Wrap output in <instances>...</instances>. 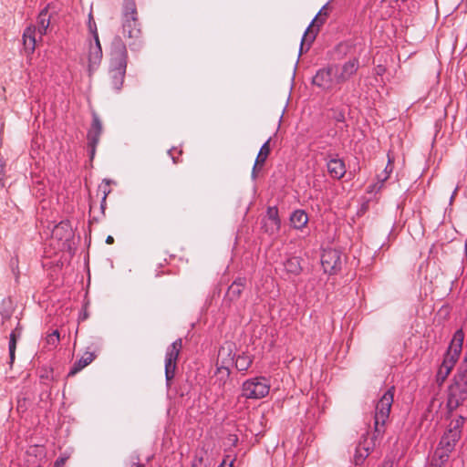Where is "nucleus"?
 Instances as JSON below:
<instances>
[{
	"instance_id": "obj_1",
	"label": "nucleus",
	"mask_w": 467,
	"mask_h": 467,
	"mask_svg": "<svg viewBox=\"0 0 467 467\" xmlns=\"http://www.w3.org/2000/svg\"><path fill=\"white\" fill-rule=\"evenodd\" d=\"M128 64V51L126 45L119 36L114 37L110 49L109 83L119 90L123 85Z\"/></svg>"
},
{
	"instance_id": "obj_2",
	"label": "nucleus",
	"mask_w": 467,
	"mask_h": 467,
	"mask_svg": "<svg viewBox=\"0 0 467 467\" xmlns=\"http://www.w3.org/2000/svg\"><path fill=\"white\" fill-rule=\"evenodd\" d=\"M121 34L124 38L131 40L129 45L135 44L140 38L141 30L140 27L139 15L135 0H124L121 12Z\"/></svg>"
},
{
	"instance_id": "obj_3",
	"label": "nucleus",
	"mask_w": 467,
	"mask_h": 467,
	"mask_svg": "<svg viewBox=\"0 0 467 467\" xmlns=\"http://www.w3.org/2000/svg\"><path fill=\"white\" fill-rule=\"evenodd\" d=\"M465 400H467V356L460 365L453 382L449 388L447 407L450 410H454Z\"/></svg>"
},
{
	"instance_id": "obj_4",
	"label": "nucleus",
	"mask_w": 467,
	"mask_h": 467,
	"mask_svg": "<svg viewBox=\"0 0 467 467\" xmlns=\"http://www.w3.org/2000/svg\"><path fill=\"white\" fill-rule=\"evenodd\" d=\"M463 337L464 335L462 330H457L454 333V336L449 346L448 351L437 372V381L440 384L445 381L448 375L451 371L456 360L458 359V357L462 351Z\"/></svg>"
},
{
	"instance_id": "obj_5",
	"label": "nucleus",
	"mask_w": 467,
	"mask_h": 467,
	"mask_svg": "<svg viewBox=\"0 0 467 467\" xmlns=\"http://www.w3.org/2000/svg\"><path fill=\"white\" fill-rule=\"evenodd\" d=\"M394 387L389 389L379 399L376 405L374 416V432L377 435H381L384 432V425L389 417L390 409L394 398Z\"/></svg>"
},
{
	"instance_id": "obj_6",
	"label": "nucleus",
	"mask_w": 467,
	"mask_h": 467,
	"mask_svg": "<svg viewBox=\"0 0 467 467\" xmlns=\"http://www.w3.org/2000/svg\"><path fill=\"white\" fill-rule=\"evenodd\" d=\"M234 362L233 348L231 345L223 346L219 349L217 358V368L213 377L214 384H217L219 388H223L226 385L230 378L229 366Z\"/></svg>"
},
{
	"instance_id": "obj_7",
	"label": "nucleus",
	"mask_w": 467,
	"mask_h": 467,
	"mask_svg": "<svg viewBox=\"0 0 467 467\" xmlns=\"http://www.w3.org/2000/svg\"><path fill=\"white\" fill-rule=\"evenodd\" d=\"M270 390L268 380L264 377L248 379L243 384V396L246 399H262Z\"/></svg>"
},
{
	"instance_id": "obj_8",
	"label": "nucleus",
	"mask_w": 467,
	"mask_h": 467,
	"mask_svg": "<svg viewBox=\"0 0 467 467\" xmlns=\"http://www.w3.org/2000/svg\"><path fill=\"white\" fill-rule=\"evenodd\" d=\"M328 16V3L323 5V7L319 10L317 15L312 20L311 24L306 28L302 40H301V47L300 51L302 52L304 47H306V50L309 49L311 44L316 38L317 33L318 31L319 26H321L327 17Z\"/></svg>"
},
{
	"instance_id": "obj_9",
	"label": "nucleus",
	"mask_w": 467,
	"mask_h": 467,
	"mask_svg": "<svg viewBox=\"0 0 467 467\" xmlns=\"http://www.w3.org/2000/svg\"><path fill=\"white\" fill-rule=\"evenodd\" d=\"M460 438V432H457L456 431L447 430L442 435L439 446L434 452L435 457H438L441 462H447L450 453L454 450Z\"/></svg>"
},
{
	"instance_id": "obj_10",
	"label": "nucleus",
	"mask_w": 467,
	"mask_h": 467,
	"mask_svg": "<svg viewBox=\"0 0 467 467\" xmlns=\"http://www.w3.org/2000/svg\"><path fill=\"white\" fill-rule=\"evenodd\" d=\"M182 348V339H176L168 348L165 358V376L170 382L175 376L177 360Z\"/></svg>"
},
{
	"instance_id": "obj_11",
	"label": "nucleus",
	"mask_w": 467,
	"mask_h": 467,
	"mask_svg": "<svg viewBox=\"0 0 467 467\" xmlns=\"http://www.w3.org/2000/svg\"><path fill=\"white\" fill-rule=\"evenodd\" d=\"M333 67L337 84L342 85L358 72L359 61L357 57H353L342 65H333Z\"/></svg>"
},
{
	"instance_id": "obj_12",
	"label": "nucleus",
	"mask_w": 467,
	"mask_h": 467,
	"mask_svg": "<svg viewBox=\"0 0 467 467\" xmlns=\"http://www.w3.org/2000/svg\"><path fill=\"white\" fill-rule=\"evenodd\" d=\"M343 257L339 251L336 249L325 250L321 255V265L326 273L336 274L341 269Z\"/></svg>"
},
{
	"instance_id": "obj_13",
	"label": "nucleus",
	"mask_w": 467,
	"mask_h": 467,
	"mask_svg": "<svg viewBox=\"0 0 467 467\" xmlns=\"http://www.w3.org/2000/svg\"><path fill=\"white\" fill-rule=\"evenodd\" d=\"M312 82L324 90H331L334 87L338 86L336 82L333 66L319 69L314 76Z\"/></svg>"
},
{
	"instance_id": "obj_14",
	"label": "nucleus",
	"mask_w": 467,
	"mask_h": 467,
	"mask_svg": "<svg viewBox=\"0 0 467 467\" xmlns=\"http://www.w3.org/2000/svg\"><path fill=\"white\" fill-rule=\"evenodd\" d=\"M281 227V221L276 206L267 208L266 214L262 219V229L269 235L276 234Z\"/></svg>"
},
{
	"instance_id": "obj_15",
	"label": "nucleus",
	"mask_w": 467,
	"mask_h": 467,
	"mask_svg": "<svg viewBox=\"0 0 467 467\" xmlns=\"http://www.w3.org/2000/svg\"><path fill=\"white\" fill-rule=\"evenodd\" d=\"M102 133V124L96 113L92 115V124L88 131L87 140H88V147L89 150L90 159L94 158L96 152V147L99 141L100 135Z\"/></svg>"
},
{
	"instance_id": "obj_16",
	"label": "nucleus",
	"mask_w": 467,
	"mask_h": 467,
	"mask_svg": "<svg viewBox=\"0 0 467 467\" xmlns=\"http://www.w3.org/2000/svg\"><path fill=\"white\" fill-rule=\"evenodd\" d=\"M102 57L103 52L100 41L99 36H95L94 42H90L88 52V69L89 75H91L93 71L96 70L98 67L100 65Z\"/></svg>"
},
{
	"instance_id": "obj_17",
	"label": "nucleus",
	"mask_w": 467,
	"mask_h": 467,
	"mask_svg": "<svg viewBox=\"0 0 467 467\" xmlns=\"http://www.w3.org/2000/svg\"><path fill=\"white\" fill-rule=\"evenodd\" d=\"M245 285V278L238 277L235 279L226 291V294L223 297V304L227 306H231L233 303L236 302L240 298Z\"/></svg>"
},
{
	"instance_id": "obj_18",
	"label": "nucleus",
	"mask_w": 467,
	"mask_h": 467,
	"mask_svg": "<svg viewBox=\"0 0 467 467\" xmlns=\"http://www.w3.org/2000/svg\"><path fill=\"white\" fill-rule=\"evenodd\" d=\"M38 40L40 39L38 38L36 27L34 26L26 27L23 34L25 49L29 53H33Z\"/></svg>"
},
{
	"instance_id": "obj_19",
	"label": "nucleus",
	"mask_w": 467,
	"mask_h": 467,
	"mask_svg": "<svg viewBox=\"0 0 467 467\" xmlns=\"http://www.w3.org/2000/svg\"><path fill=\"white\" fill-rule=\"evenodd\" d=\"M327 171L334 179H341L346 173V167L343 160L333 158L327 163Z\"/></svg>"
},
{
	"instance_id": "obj_20",
	"label": "nucleus",
	"mask_w": 467,
	"mask_h": 467,
	"mask_svg": "<svg viewBox=\"0 0 467 467\" xmlns=\"http://www.w3.org/2000/svg\"><path fill=\"white\" fill-rule=\"evenodd\" d=\"M95 357L96 356L94 352H85L84 355L77 362L74 363L67 376H75L77 373H78L80 370H82L84 368L89 365L94 360Z\"/></svg>"
},
{
	"instance_id": "obj_21",
	"label": "nucleus",
	"mask_w": 467,
	"mask_h": 467,
	"mask_svg": "<svg viewBox=\"0 0 467 467\" xmlns=\"http://www.w3.org/2000/svg\"><path fill=\"white\" fill-rule=\"evenodd\" d=\"M270 154V140H266L261 147L258 155L256 157L254 168H253V177H255L256 169L258 166L262 167L267 157Z\"/></svg>"
},
{
	"instance_id": "obj_22",
	"label": "nucleus",
	"mask_w": 467,
	"mask_h": 467,
	"mask_svg": "<svg viewBox=\"0 0 467 467\" xmlns=\"http://www.w3.org/2000/svg\"><path fill=\"white\" fill-rule=\"evenodd\" d=\"M50 19L47 15V8H44L38 15L37 17V28L38 38L42 39V36L47 33V29L49 26Z\"/></svg>"
},
{
	"instance_id": "obj_23",
	"label": "nucleus",
	"mask_w": 467,
	"mask_h": 467,
	"mask_svg": "<svg viewBox=\"0 0 467 467\" xmlns=\"http://www.w3.org/2000/svg\"><path fill=\"white\" fill-rule=\"evenodd\" d=\"M307 222L308 216L303 210H296L290 216V223L296 229H302Z\"/></svg>"
},
{
	"instance_id": "obj_24",
	"label": "nucleus",
	"mask_w": 467,
	"mask_h": 467,
	"mask_svg": "<svg viewBox=\"0 0 467 467\" xmlns=\"http://www.w3.org/2000/svg\"><path fill=\"white\" fill-rule=\"evenodd\" d=\"M21 336V329L19 327H16L11 334H10V340H9V356H10V364H12L15 360V353L16 348V340Z\"/></svg>"
},
{
	"instance_id": "obj_25",
	"label": "nucleus",
	"mask_w": 467,
	"mask_h": 467,
	"mask_svg": "<svg viewBox=\"0 0 467 467\" xmlns=\"http://www.w3.org/2000/svg\"><path fill=\"white\" fill-rule=\"evenodd\" d=\"M285 269L287 273L293 275L300 274L302 268L300 265L299 259L297 257H292L287 259L284 264Z\"/></svg>"
},
{
	"instance_id": "obj_26",
	"label": "nucleus",
	"mask_w": 467,
	"mask_h": 467,
	"mask_svg": "<svg viewBox=\"0 0 467 467\" xmlns=\"http://www.w3.org/2000/svg\"><path fill=\"white\" fill-rule=\"evenodd\" d=\"M370 449L371 448L368 445H366V441L364 442H359L356 451V464H360L363 462V460L368 456Z\"/></svg>"
},
{
	"instance_id": "obj_27",
	"label": "nucleus",
	"mask_w": 467,
	"mask_h": 467,
	"mask_svg": "<svg viewBox=\"0 0 467 467\" xmlns=\"http://www.w3.org/2000/svg\"><path fill=\"white\" fill-rule=\"evenodd\" d=\"M252 364V359L249 356L240 355L235 359V367L239 371H245Z\"/></svg>"
},
{
	"instance_id": "obj_28",
	"label": "nucleus",
	"mask_w": 467,
	"mask_h": 467,
	"mask_svg": "<svg viewBox=\"0 0 467 467\" xmlns=\"http://www.w3.org/2000/svg\"><path fill=\"white\" fill-rule=\"evenodd\" d=\"M464 417L459 416L457 419L451 421L447 430L456 431L457 432L462 433V427L464 423Z\"/></svg>"
},
{
	"instance_id": "obj_29",
	"label": "nucleus",
	"mask_w": 467,
	"mask_h": 467,
	"mask_svg": "<svg viewBox=\"0 0 467 467\" xmlns=\"http://www.w3.org/2000/svg\"><path fill=\"white\" fill-rule=\"evenodd\" d=\"M392 171H393L392 159H390V157L389 156V161H388L387 166L385 167L383 174L378 175V179L381 184L389 177Z\"/></svg>"
},
{
	"instance_id": "obj_30",
	"label": "nucleus",
	"mask_w": 467,
	"mask_h": 467,
	"mask_svg": "<svg viewBox=\"0 0 467 467\" xmlns=\"http://www.w3.org/2000/svg\"><path fill=\"white\" fill-rule=\"evenodd\" d=\"M60 340V335L58 330H54L52 333L48 334L46 337L47 344L51 346L52 348H56Z\"/></svg>"
},
{
	"instance_id": "obj_31",
	"label": "nucleus",
	"mask_w": 467,
	"mask_h": 467,
	"mask_svg": "<svg viewBox=\"0 0 467 467\" xmlns=\"http://www.w3.org/2000/svg\"><path fill=\"white\" fill-rule=\"evenodd\" d=\"M88 29H89V32L93 36V39H95V36H99V34H98L96 23L93 19L91 13L88 15Z\"/></svg>"
},
{
	"instance_id": "obj_32",
	"label": "nucleus",
	"mask_w": 467,
	"mask_h": 467,
	"mask_svg": "<svg viewBox=\"0 0 467 467\" xmlns=\"http://www.w3.org/2000/svg\"><path fill=\"white\" fill-rule=\"evenodd\" d=\"M192 467H207V464L202 455H195Z\"/></svg>"
},
{
	"instance_id": "obj_33",
	"label": "nucleus",
	"mask_w": 467,
	"mask_h": 467,
	"mask_svg": "<svg viewBox=\"0 0 467 467\" xmlns=\"http://www.w3.org/2000/svg\"><path fill=\"white\" fill-rule=\"evenodd\" d=\"M67 459V456H61L57 458L54 463V467H64Z\"/></svg>"
},
{
	"instance_id": "obj_34",
	"label": "nucleus",
	"mask_w": 467,
	"mask_h": 467,
	"mask_svg": "<svg viewBox=\"0 0 467 467\" xmlns=\"http://www.w3.org/2000/svg\"><path fill=\"white\" fill-rule=\"evenodd\" d=\"M443 462H441L438 457L433 456L432 462L430 467H441Z\"/></svg>"
},
{
	"instance_id": "obj_35",
	"label": "nucleus",
	"mask_w": 467,
	"mask_h": 467,
	"mask_svg": "<svg viewBox=\"0 0 467 467\" xmlns=\"http://www.w3.org/2000/svg\"><path fill=\"white\" fill-rule=\"evenodd\" d=\"M394 462L391 460H386L383 462L380 467H393Z\"/></svg>"
},
{
	"instance_id": "obj_36",
	"label": "nucleus",
	"mask_w": 467,
	"mask_h": 467,
	"mask_svg": "<svg viewBox=\"0 0 467 467\" xmlns=\"http://www.w3.org/2000/svg\"><path fill=\"white\" fill-rule=\"evenodd\" d=\"M106 243L108 244H112L114 243V238L111 235H109L106 239Z\"/></svg>"
},
{
	"instance_id": "obj_37",
	"label": "nucleus",
	"mask_w": 467,
	"mask_h": 467,
	"mask_svg": "<svg viewBox=\"0 0 467 467\" xmlns=\"http://www.w3.org/2000/svg\"><path fill=\"white\" fill-rule=\"evenodd\" d=\"M173 150H169V154L171 156V159L173 161L174 163H177L179 161L177 160V158L173 155L172 153Z\"/></svg>"
},
{
	"instance_id": "obj_38",
	"label": "nucleus",
	"mask_w": 467,
	"mask_h": 467,
	"mask_svg": "<svg viewBox=\"0 0 467 467\" xmlns=\"http://www.w3.org/2000/svg\"><path fill=\"white\" fill-rule=\"evenodd\" d=\"M229 440L233 442V443H235L237 441V437L235 435H230L229 436Z\"/></svg>"
},
{
	"instance_id": "obj_39",
	"label": "nucleus",
	"mask_w": 467,
	"mask_h": 467,
	"mask_svg": "<svg viewBox=\"0 0 467 467\" xmlns=\"http://www.w3.org/2000/svg\"><path fill=\"white\" fill-rule=\"evenodd\" d=\"M106 193L104 194L103 198H102V202H101V209L103 210L105 208V204H106Z\"/></svg>"
},
{
	"instance_id": "obj_40",
	"label": "nucleus",
	"mask_w": 467,
	"mask_h": 467,
	"mask_svg": "<svg viewBox=\"0 0 467 467\" xmlns=\"http://www.w3.org/2000/svg\"><path fill=\"white\" fill-rule=\"evenodd\" d=\"M132 467H144V465H143V464H141V463L134 462V463H133V465H132Z\"/></svg>"
},
{
	"instance_id": "obj_41",
	"label": "nucleus",
	"mask_w": 467,
	"mask_h": 467,
	"mask_svg": "<svg viewBox=\"0 0 467 467\" xmlns=\"http://www.w3.org/2000/svg\"><path fill=\"white\" fill-rule=\"evenodd\" d=\"M225 464H226V462H225V461H223V462H222V464H221V467H226V466H225ZM232 464H233V462H231L229 463V466H228V467H231V466H232Z\"/></svg>"
},
{
	"instance_id": "obj_42",
	"label": "nucleus",
	"mask_w": 467,
	"mask_h": 467,
	"mask_svg": "<svg viewBox=\"0 0 467 467\" xmlns=\"http://www.w3.org/2000/svg\"><path fill=\"white\" fill-rule=\"evenodd\" d=\"M87 317H88L87 313H84V314H83V317H81V319H82V320H84V319H86V318H87Z\"/></svg>"
}]
</instances>
